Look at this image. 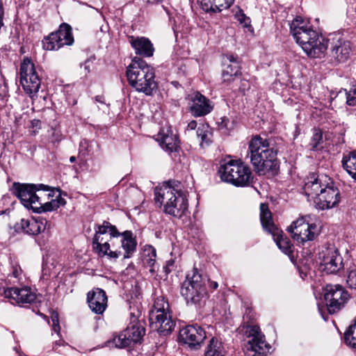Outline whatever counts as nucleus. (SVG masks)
Instances as JSON below:
<instances>
[{
	"instance_id": "obj_7",
	"label": "nucleus",
	"mask_w": 356,
	"mask_h": 356,
	"mask_svg": "<svg viewBox=\"0 0 356 356\" xmlns=\"http://www.w3.org/2000/svg\"><path fill=\"white\" fill-rule=\"evenodd\" d=\"M218 174L222 181L236 186H248L253 179L250 167L233 160L220 165Z\"/></svg>"
},
{
	"instance_id": "obj_4",
	"label": "nucleus",
	"mask_w": 356,
	"mask_h": 356,
	"mask_svg": "<svg viewBox=\"0 0 356 356\" xmlns=\"http://www.w3.org/2000/svg\"><path fill=\"white\" fill-rule=\"evenodd\" d=\"M130 86L136 91L152 95L157 89L154 68L143 59L134 57L126 72Z\"/></svg>"
},
{
	"instance_id": "obj_54",
	"label": "nucleus",
	"mask_w": 356,
	"mask_h": 356,
	"mask_svg": "<svg viewBox=\"0 0 356 356\" xmlns=\"http://www.w3.org/2000/svg\"><path fill=\"white\" fill-rule=\"evenodd\" d=\"M321 316H322L323 318H324V320L326 321L327 320L326 317L324 316L323 314L321 312Z\"/></svg>"
},
{
	"instance_id": "obj_46",
	"label": "nucleus",
	"mask_w": 356,
	"mask_h": 356,
	"mask_svg": "<svg viewBox=\"0 0 356 356\" xmlns=\"http://www.w3.org/2000/svg\"><path fill=\"white\" fill-rule=\"evenodd\" d=\"M22 273V269L20 266L15 265L13 266L12 275L14 277L17 278Z\"/></svg>"
},
{
	"instance_id": "obj_40",
	"label": "nucleus",
	"mask_w": 356,
	"mask_h": 356,
	"mask_svg": "<svg viewBox=\"0 0 356 356\" xmlns=\"http://www.w3.org/2000/svg\"><path fill=\"white\" fill-rule=\"evenodd\" d=\"M346 95V103L348 105L356 106V86L351 88L348 91L344 90Z\"/></svg>"
},
{
	"instance_id": "obj_24",
	"label": "nucleus",
	"mask_w": 356,
	"mask_h": 356,
	"mask_svg": "<svg viewBox=\"0 0 356 356\" xmlns=\"http://www.w3.org/2000/svg\"><path fill=\"white\" fill-rule=\"evenodd\" d=\"M131 47L136 54L143 57H151L153 56L154 48L151 41L145 37L131 36L129 40Z\"/></svg>"
},
{
	"instance_id": "obj_22",
	"label": "nucleus",
	"mask_w": 356,
	"mask_h": 356,
	"mask_svg": "<svg viewBox=\"0 0 356 356\" xmlns=\"http://www.w3.org/2000/svg\"><path fill=\"white\" fill-rule=\"evenodd\" d=\"M350 44L341 38H333L331 47V56L337 63H344L350 57Z\"/></svg>"
},
{
	"instance_id": "obj_41",
	"label": "nucleus",
	"mask_w": 356,
	"mask_h": 356,
	"mask_svg": "<svg viewBox=\"0 0 356 356\" xmlns=\"http://www.w3.org/2000/svg\"><path fill=\"white\" fill-rule=\"evenodd\" d=\"M51 322L48 321V323L51 325L52 330L59 334L60 331V327L59 325L58 314L56 312H53L51 314Z\"/></svg>"
},
{
	"instance_id": "obj_26",
	"label": "nucleus",
	"mask_w": 356,
	"mask_h": 356,
	"mask_svg": "<svg viewBox=\"0 0 356 356\" xmlns=\"http://www.w3.org/2000/svg\"><path fill=\"white\" fill-rule=\"evenodd\" d=\"M205 12L218 13L229 8L234 0H198Z\"/></svg>"
},
{
	"instance_id": "obj_21",
	"label": "nucleus",
	"mask_w": 356,
	"mask_h": 356,
	"mask_svg": "<svg viewBox=\"0 0 356 356\" xmlns=\"http://www.w3.org/2000/svg\"><path fill=\"white\" fill-rule=\"evenodd\" d=\"M87 302L92 312L102 314L107 307V296L103 289L95 288L88 293Z\"/></svg>"
},
{
	"instance_id": "obj_32",
	"label": "nucleus",
	"mask_w": 356,
	"mask_h": 356,
	"mask_svg": "<svg viewBox=\"0 0 356 356\" xmlns=\"http://www.w3.org/2000/svg\"><path fill=\"white\" fill-rule=\"evenodd\" d=\"M342 165L347 172L356 180V150L343 156Z\"/></svg>"
},
{
	"instance_id": "obj_42",
	"label": "nucleus",
	"mask_w": 356,
	"mask_h": 356,
	"mask_svg": "<svg viewBox=\"0 0 356 356\" xmlns=\"http://www.w3.org/2000/svg\"><path fill=\"white\" fill-rule=\"evenodd\" d=\"M226 71V74L229 73V75L238 76L240 74V67L238 63L228 64L224 69Z\"/></svg>"
},
{
	"instance_id": "obj_38",
	"label": "nucleus",
	"mask_w": 356,
	"mask_h": 356,
	"mask_svg": "<svg viewBox=\"0 0 356 356\" xmlns=\"http://www.w3.org/2000/svg\"><path fill=\"white\" fill-rule=\"evenodd\" d=\"M113 344L116 348H122L130 346L131 344V339L127 335V333L124 330V332H121L120 334L113 338Z\"/></svg>"
},
{
	"instance_id": "obj_35",
	"label": "nucleus",
	"mask_w": 356,
	"mask_h": 356,
	"mask_svg": "<svg viewBox=\"0 0 356 356\" xmlns=\"http://www.w3.org/2000/svg\"><path fill=\"white\" fill-rule=\"evenodd\" d=\"M204 356H225V352L221 342L213 337L206 348Z\"/></svg>"
},
{
	"instance_id": "obj_57",
	"label": "nucleus",
	"mask_w": 356,
	"mask_h": 356,
	"mask_svg": "<svg viewBox=\"0 0 356 356\" xmlns=\"http://www.w3.org/2000/svg\"><path fill=\"white\" fill-rule=\"evenodd\" d=\"M85 68H86V70H88V67H87V66H86V63L85 64Z\"/></svg>"
},
{
	"instance_id": "obj_47",
	"label": "nucleus",
	"mask_w": 356,
	"mask_h": 356,
	"mask_svg": "<svg viewBox=\"0 0 356 356\" xmlns=\"http://www.w3.org/2000/svg\"><path fill=\"white\" fill-rule=\"evenodd\" d=\"M174 265V260L170 259L166 261V264L164 266V270L166 274H168L171 272V267Z\"/></svg>"
},
{
	"instance_id": "obj_49",
	"label": "nucleus",
	"mask_w": 356,
	"mask_h": 356,
	"mask_svg": "<svg viewBox=\"0 0 356 356\" xmlns=\"http://www.w3.org/2000/svg\"><path fill=\"white\" fill-rule=\"evenodd\" d=\"M227 58L229 61V63H230L229 64H234V63L238 64V58L236 57H235L234 55H227Z\"/></svg>"
},
{
	"instance_id": "obj_44",
	"label": "nucleus",
	"mask_w": 356,
	"mask_h": 356,
	"mask_svg": "<svg viewBox=\"0 0 356 356\" xmlns=\"http://www.w3.org/2000/svg\"><path fill=\"white\" fill-rule=\"evenodd\" d=\"M250 88V83L247 80H241V84H240V86H239V90L241 92L245 93V92L246 90H248Z\"/></svg>"
},
{
	"instance_id": "obj_39",
	"label": "nucleus",
	"mask_w": 356,
	"mask_h": 356,
	"mask_svg": "<svg viewBox=\"0 0 356 356\" xmlns=\"http://www.w3.org/2000/svg\"><path fill=\"white\" fill-rule=\"evenodd\" d=\"M235 18L238 22V23L241 24L244 28L248 29V30L250 32L253 31V29L250 24V18L247 17L242 10L239 9L236 13Z\"/></svg>"
},
{
	"instance_id": "obj_50",
	"label": "nucleus",
	"mask_w": 356,
	"mask_h": 356,
	"mask_svg": "<svg viewBox=\"0 0 356 356\" xmlns=\"http://www.w3.org/2000/svg\"><path fill=\"white\" fill-rule=\"evenodd\" d=\"M207 284H209V286L213 289L215 290L218 288V284L216 282L214 281H210L209 280V282H207Z\"/></svg>"
},
{
	"instance_id": "obj_34",
	"label": "nucleus",
	"mask_w": 356,
	"mask_h": 356,
	"mask_svg": "<svg viewBox=\"0 0 356 356\" xmlns=\"http://www.w3.org/2000/svg\"><path fill=\"white\" fill-rule=\"evenodd\" d=\"M125 331L131 339V342L134 343L140 342L145 333V328L138 324L128 326Z\"/></svg>"
},
{
	"instance_id": "obj_25",
	"label": "nucleus",
	"mask_w": 356,
	"mask_h": 356,
	"mask_svg": "<svg viewBox=\"0 0 356 356\" xmlns=\"http://www.w3.org/2000/svg\"><path fill=\"white\" fill-rule=\"evenodd\" d=\"M47 221L42 218L22 219L20 222L21 228L26 234L30 235H38L46 228Z\"/></svg>"
},
{
	"instance_id": "obj_16",
	"label": "nucleus",
	"mask_w": 356,
	"mask_h": 356,
	"mask_svg": "<svg viewBox=\"0 0 356 356\" xmlns=\"http://www.w3.org/2000/svg\"><path fill=\"white\" fill-rule=\"evenodd\" d=\"M186 99L194 117L204 116L213 110L209 99L197 91L191 92Z\"/></svg>"
},
{
	"instance_id": "obj_1",
	"label": "nucleus",
	"mask_w": 356,
	"mask_h": 356,
	"mask_svg": "<svg viewBox=\"0 0 356 356\" xmlns=\"http://www.w3.org/2000/svg\"><path fill=\"white\" fill-rule=\"evenodd\" d=\"M291 33L296 42L311 58H321L327 48V42L314 30L308 20L296 17L290 24Z\"/></svg>"
},
{
	"instance_id": "obj_5",
	"label": "nucleus",
	"mask_w": 356,
	"mask_h": 356,
	"mask_svg": "<svg viewBox=\"0 0 356 356\" xmlns=\"http://www.w3.org/2000/svg\"><path fill=\"white\" fill-rule=\"evenodd\" d=\"M207 282L209 279L194 268L186 275L181 286V294L189 306L202 307L208 298Z\"/></svg>"
},
{
	"instance_id": "obj_29",
	"label": "nucleus",
	"mask_w": 356,
	"mask_h": 356,
	"mask_svg": "<svg viewBox=\"0 0 356 356\" xmlns=\"http://www.w3.org/2000/svg\"><path fill=\"white\" fill-rule=\"evenodd\" d=\"M55 33L57 35V38L61 47L64 45H72L73 44L74 38L72 34V28L69 24L66 23L62 24L60 25L58 30L55 31Z\"/></svg>"
},
{
	"instance_id": "obj_37",
	"label": "nucleus",
	"mask_w": 356,
	"mask_h": 356,
	"mask_svg": "<svg viewBox=\"0 0 356 356\" xmlns=\"http://www.w3.org/2000/svg\"><path fill=\"white\" fill-rule=\"evenodd\" d=\"M323 134L321 131L314 129L309 146L310 149L317 151L323 148Z\"/></svg>"
},
{
	"instance_id": "obj_45",
	"label": "nucleus",
	"mask_w": 356,
	"mask_h": 356,
	"mask_svg": "<svg viewBox=\"0 0 356 356\" xmlns=\"http://www.w3.org/2000/svg\"><path fill=\"white\" fill-rule=\"evenodd\" d=\"M222 76L223 81L227 82V83H230L231 81H234V77L236 76L229 75V73L228 74H226V71L225 70H223V71H222Z\"/></svg>"
},
{
	"instance_id": "obj_36",
	"label": "nucleus",
	"mask_w": 356,
	"mask_h": 356,
	"mask_svg": "<svg viewBox=\"0 0 356 356\" xmlns=\"http://www.w3.org/2000/svg\"><path fill=\"white\" fill-rule=\"evenodd\" d=\"M43 48L46 50H58L61 48L57 35L55 32L51 33L48 36L45 37L42 40Z\"/></svg>"
},
{
	"instance_id": "obj_28",
	"label": "nucleus",
	"mask_w": 356,
	"mask_h": 356,
	"mask_svg": "<svg viewBox=\"0 0 356 356\" xmlns=\"http://www.w3.org/2000/svg\"><path fill=\"white\" fill-rule=\"evenodd\" d=\"M260 210V220L264 229L270 234L278 230L279 229L273 222L271 212L269 211L268 206L265 204H261Z\"/></svg>"
},
{
	"instance_id": "obj_11",
	"label": "nucleus",
	"mask_w": 356,
	"mask_h": 356,
	"mask_svg": "<svg viewBox=\"0 0 356 356\" xmlns=\"http://www.w3.org/2000/svg\"><path fill=\"white\" fill-rule=\"evenodd\" d=\"M20 83L24 91L32 97L40 87V79L36 72L35 65L28 58H24L20 66Z\"/></svg>"
},
{
	"instance_id": "obj_53",
	"label": "nucleus",
	"mask_w": 356,
	"mask_h": 356,
	"mask_svg": "<svg viewBox=\"0 0 356 356\" xmlns=\"http://www.w3.org/2000/svg\"><path fill=\"white\" fill-rule=\"evenodd\" d=\"M75 161H76V157H75V156H70V161L71 163H73V162H74Z\"/></svg>"
},
{
	"instance_id": "obj_3",
	"label": "nucleus",
	"mask_w": 356,
	"mask_h": 356,
	"mask_svg": "<svg viewBox=\"0 0 356 356\" xmlns=\"http://www.w3.org/2000/svg\"><path fill=\"white\" fill-rule=\"evenodd\" d=\"M156 203L163 207V212L173 217L181 218L188 212V203L186 193L165 183L155 188Z\"/></svg>"
},
{
	"instance_id": "obj_6",
	"label": "nucleus",
	"mask_w": 356,
	"mask_h": 356,
	"mask_svg": "<svg viewBox=\"0 0 356 356\" xmlns=\"http://www.w3.org/2000/svg\"><path fill=\"white\" fill-rule=\"evenodd\" d=\"M149 320L152 328L161 335H168L174 330L175 322L172 319L169 303L163 296L157 297L154 300Z\"/></svg>"
},
{
	"instance_id": "obj_58",
	"label": "nucleus",
	"mask_w": 356,
	"mask_h": 356,
	"mask_svg": "<svg viewBox=\"0 0 356 356\" xmlns=\"http://www.w3.org/2000/svg\"><path fill=\"white\" fill-rule=\"evenodd\" d=\"M43 316H44V318H47V316L43 315Z\"/></svg>"
},
{
	"instance_id": "obj_43",
	"label": "nucleus",
	"mask_w": 356,
	"mask_h": 356,
	"mask_svg": "<svg viewBox=\"0 0 356 356\" xmlns=\"http://www.w3.org/2000/svg\"><path fill=\"white\" fill-rule=\"evenodd\" d=\"M346 282L350 288L356 289V268L349 271Z\"/></svg>"
},
{
	"instance_id": "obj_23",
	"label": "nucleus",
	"mask_w": 356,
	"mask_h": 356,
	"mask_svg": "<svg viewBox=\"0 0 356 356\" xmlns=\"http://www.w3.org/2000/svg\"><path fill=\"white\" fill-rule=\"evenodd\" d=\"M156 140L162 149L168 153L177 152L179 147L177 136L169 129H161L157 135Z\"/></svg>"
},
{
	"instance_id": "obj_15",
	"label": "nucleus",
	"mask_w": 356,
	"mask_h": 356,
	"mask_svg": "<svg viewBox=\"0 0 356 356\" xmlns=\"http://www.w3.org/2000/svg\"><path fill=\"white\" fill-rule=\"evenodd\" d=\"M179 338L191 348L197 349L206 338V332L197 325H189L180 330Z\"/></svg>"
},
{
	"instance_id": "obj_19",
	"label": "nucleus",
	"mask_w": 356,
	"mask_h": 356,
	"mask_svg": "<svg viewBox=\"0 0 356 356\" xmlns=\"http://www.w3.org/2000/svg\"><path fill=\"white\" fill-rule=\"evenodd\" d=\"M3 295L12 304L31 303L36 299L35 293L29 287L3 289Z\"/></svg>"
},
{
	"instance_id": "obj_31",
	"label": "nucleus",
	"mask_w": 356,
	"mask_h": 356,
	"mask_svg": "<svg viewBox=\"0 0 356 356\" xmlns=\"http://www.w3.org/2000/svg\"><path fill=\"white\" fill-rule=\"evenodd\" d=\"M65 200L58 195L55 199H52L51 201L42 203L40 201V205H38L35 212L41 213L47 211H52L56 210L60 206L65 204Z\"/></svg>"
},
{
	"instance_id": "obj_27",
	"label": "nucleus",
	"mask_w": 356,
	"mask_h": 356,
	"mask_svg": "<svg viewBox=\"0 0 356 356\" xmlns=\"http://www.w3.org/2000/svg\"><path fill=\"white\" fill-rule=\"evenodd\" d=\"M156 252L155 248L150 245H145L141 252V259L144 266L149 268V272L154 273Z\"/></svg>"
},
{
	"instance_id": "obj_51",
	"label": "nucleus",
	"mask_w": 356,
	"mask_h": 356,
	"mask_svg": "<svg viewBox=\"0 0 356 356\" xmlns=\"http://www.w3.org/2000/svg\"><path fill=\"white\" fill-rule=\"evenodd\" d=\"M95 101L100 104L105 105L106 102L104 100V97L103 96H97L95 97Z\"/></svg>"
},
{
	"instance_id": "obj_52",
	"label": "nucleus",
	"mask_w": 356,
	"mask_h": 356,
	"mask_svg": "<svg viewBox=\"0 0 356 356\" xmlns=\"http://www.w3.org/2000/svg\"><path fill=\"white\" fill-rule=\"evenodd\" d=\"M64 343V341H55L54 343H53V347H52V349L54 350H57V348L58 346H60L61 345H63Z\"/></svg>"
},
{
	"instance_id": "obj_9",
	"label": "nucleus",
	"mask_w": 356,
	"mask_h": 356,
	"mask_svg": "<svg viewBox=\"0 0 356 356\" xmlns=\"http://www.w3.org/2000/svg\"><path fill=\"white\" fill-rule=\"evenodd\" d=\"M49 191L50 188L44 184H25L14 183L11 188L13 194L17 196L27 209H31L35 211L40 205V196L35 193L38 191Z\"/></svg>"
},
{
	"instance_id": "obj_18",
	"label": "nucleus",
	"mask_w": 356,
	"mask_h": 356,
	"mask_svg": "<svg viewBox=\"0 0 356 356\" xmlns=\"http://www.w3.org/2000/svg\"><path fill=\"white\" fill-rule=\"evenodd\" d=\"M137 242L131 231L120 233V236L112 241V247L120 250L124 259L131 257L136 250Z\"/></svg>"
},
{
	"instance_id": "obj_55",
	"label": "nucleus",
	"mask_w": 356,
	"mask_h": 356,
	"mask_svg": "<svg viewBox=\"0 0 356 356\" xmlns=\"http://www.w3.org/2000/svg\"><path fill=\"white\" fill-rule=\"evenodd\" d=\"M48 196H49V197L53 196V195L51 194V192L48 194Z\"/></svg>"
},
{
	"instance_id": "obj_14",
	"label": "nucleus",
	"mask_w": 356,
	"mask_h": 356,
	"mask_svg": "<svg viewBox=\"0 0 356 356\" xmlns=\"http://www.w3.org/2000/svg\"><path fill=\"white\" fill-rule=\"evenodd\" d=\"M318 259L321 270L327 274L336 273L343 268V259L334 247L322 250Z\"/></svg>"
},
{
	"instance_id": "obj_10",
	"label": "nucleus",
	"mask_w": 356,
	"mask_h": 356,
	"mask_svg": "<svg viewBox=\"0 0 356 356\" xmlns=\"http://www.w3.org/2000/svg\"><path fill=\"white\" fill-rule=\"evenodd\" d=\"M245 336L248 339L245 345L247 356H265L270 352L271 347L258 326H248Z\"/></svg>"
},
{
	"instance_id": "obj_33",
	"label": "nucleus",
	"mask_w": 356,
	"mask_h": 356,
	"mask_svg": "<svg viewBox=\"0 0 356 356\" xmlns=\"http://www.w3.org/2000/svg\"><path fill=\"white\" fill-rule=\"evenodd\" d=\"M197 136L200 138V145L207 146L212 142V131L208 124H200L197 129Z\"/></svg>"
},
{
	"instance_id": "obj_8",
	"label": "nucleus",
	"mask_w": 356,
	"mask_h": 356,
	"mask_svg": "<svg viewBox=\"0 0 356 356\" xmlns=\"http://www.w3.org/2000/svg\"><path fill=\"white\" fill-rule=\"evenodd\" d=\"M107 232L110 234L111 240L113 241L115 238L120 236L115 226L110 222L104 221L102 225H98L95 229V235L92 241V248L100 256L108 255L110 258L117 259L121 256V252L117 249L110 250L111 245L104 241L102 235Z\"/></svg>"
},
{
	"instance_id": "obj_20",
	"label": "nucleus",
	"mask_w": 356,
	"mask_h": 356,
	"mask_svg": "<svg viewBox=\"0 0 356 356\" xmlns=\"http://www.w3.org/2000/svg\"><path fill=\"white\" fill-rule=\"evenodd\" d=\"M339 201L340 193L338 188L327 184L322 193H320L314 200V204L316 208L324 210L335 207Z\"/></svg>"
},
{
	"instance_id": "obj_2",
	"label": "nucleus",
	"mask_w": 356,
	"mask_h": 356,
	"mask_svg": "<svg viewBox=\"0 0 356 356\" xmlns=\"http://www.w3.org/2000/svg\"><path fill=\"white\" fill-rule=\"evenodd\" d=\"M248 156L258 175L274 176L277 173V150L266 138L254 136L249 142Z\"/></svg>"
},
{
	"instance_id": "obj_30",
	"label": "nucleus",
	"mask_w": 356,
	"mask_h": 356,
	"mask_svg": "<svg viewBox=\"0 0 356 356\" xmlns=\"http://www.w3.org/2000/svg\"><path fill=\"white\" fill-rule=\"evenodd\" d=\"M271 234L273 235L274 241L284 253L289 254L292 252L291 243L286 236H284L282 231L278 229Z\"/></svg>"
},
{
	"instance_id": "obj_17",
	"label": "nucleus",
	"mask_w": 356,
	"mask_h": 356,
	"mask_svg": "<svg viewBox=\"0 0 356 356\" xmlns=\"http://www.w3.org/2000/svg\"><path fill=\"white\" fill-rule=\"evenodd\" d=\"M330 184L332 183L327 176L323 175L316 176L315 174H312L307 178L303 190L307 197L314 202L319 194L325 190V186Z\"/></svg>"
},
{
	"instance_id": "obj_56",
	"label": "nucleus",
	"mask_w": 356,
	"mask_h": 356,
	"mask_svg": "<svg viewBox=\"0 0 356 356\" xmlns=\"http://www.w3.org/2000/svg\"><path fill=\"white\" fill-rule=\"evenodd\" d=\"M133 318H134L133 322H135V321H136V317H135V316H133Z\"/></svg>"
},
{
	"instance_id": "obj_12",
	"label": "nucleus",
	"mask_w": 356,
	"mask_h": 356,
	"mask_svg": "<svg viewBox=\"0 0 356 356\" xmlns=\"http://www.w3.org/2000/svg\"><path fill=\"white\" fill-rule=\"evenodd\" d=\"M350 296L341 285H327L325 289L324 298L327 309L330 314L341 310L346 304Z\"/></svg>"
},
{
	"instance_id": "obj_13",
	"label": "nucleus",
	"mask_w": 356,
	"mask_h": 356,
	"mask_svg": "<svg viewBox=\"0 0 356 356\" xmlns=\"http://www.w3.org/2000/svg\"><path fill=\"white\" fill-rule=\"evenodd\" d=\"M287 231L292 238L299 243H304L314 239L318 234L317 226L309 223L305 218H300L288 227Z\"/></svg>"
},
{
	"instance_id": "obj_48",
	"label": "nucleus",
	"mask_w": 356,
	"mask_h": 356,
	"mask_svg": "<svg viewBox=\"0 0 356 356\" xmlns=\"http://www.w3.org/2000/svg\"><path fill=\"white\" fill-rule=\"evenodd\" d=\"M197 127V123L195 120H191L187 125V130H194Z\"/></svg>"
}]
</instances>
